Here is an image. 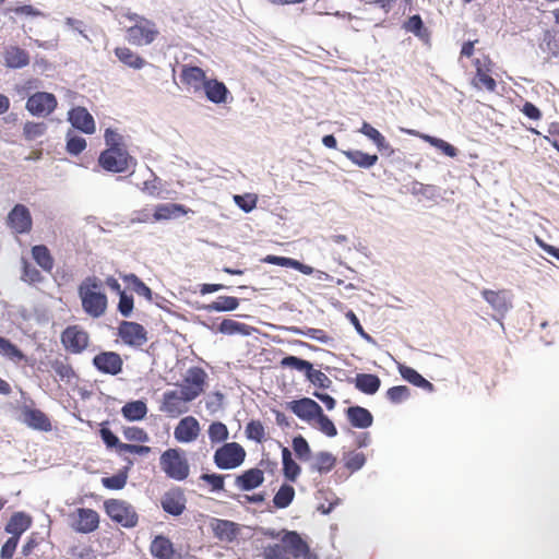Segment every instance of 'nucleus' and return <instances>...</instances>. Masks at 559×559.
<instances>
[{"label":"nucleus","instance_id":"1","mask_svg":"<svg viewBox=\"0 0 559 559\" xmlns=\"http://www.w3.org/2000/svg\"><path fill=\"white\" fill-rule=\"evenodd\" d=\"M310 548L306 534L284 528L282 543L269 544L263 548V559H299Z\"/></svg>","mask_w":559,"mask_h":559},{"label":"nucleus","instance_id":"2","mask_svg":"<svg viewBox=\"0 0 559 559\" xmlns=\"http://www.w3.org/2000/svg\"><path fill=\"white\" fill-rule=\"evenodd\" d=\"M103 282L95 275L86 276L78 286V295L84 312L92 318L102 317L108 306Z\"/></svg>","mask_w":559,"mask_h":559},{"label":"nucleus","instance_id":"3","mask_svg":"<svg viewBox=\"0 0 559 559\" xmlns=\"http://www.w3.org/2000/svg\"><path fill=\"white\" fill-rule=\"evenodd\" d=\"M281 368L302 372L306 380L319 390H332V380L321 370L314 369L313 364L295 355H285L280 360Z\"/></svg>","mask_w":559,"mask_h":559},{"label":"nucleus","instance_id":"4","mask_svg":"<svg viewBox=\"0 0 559 559\" xmlns=\"http://www.w3.org/2000/svg\"><path fill=\"white\" fill-rule=\"evenodd\" d=\"M159 466L166 477L176 481L186 480L190 474V464L181 448H170L162 452Z\"/></svg>","mask_w":559,"mask_h":559},{"label":"nucleus","instance_id":"5","mask_svg":"<svg viewBox=\"0 0 559 559\" xmlns=\"http://www.w3.org/2000/svg\"><path fill=\"white\" fill-rule=\"evenodd\" d=\"M103 508L106 515L123 528H134L139 524V514L127 500L109 498L104 501Z\"/></svg>","mask_w":559,"mask_h":559},{"label":"nucleus","instance_id":"6","mask_svg":"<svg viewBox=\"0 0 559 559\" xmlns=\"http://www.w3.org/2000/svg\"><path fill=\"white\" fill-rule=\"evenodd\" d=\"M98 166L110 174H124L136 165L127 148H104L97 158Z\"/></svg>","mask_w":559,"mask_h":559},{"label":"nucleus","instance_id":"7","mask_svg":"<svg viewBox=\"0 0 559 559\" xmlns=\"http://www.w3.org/2000/svg\"><path fill=\"white\" fill-rule=\"evenodd\" d=\"M207 380L209 376L202 367L191 366L187 370L182 382L175 384L182 393L183 404L191 403L204 393Z\"/></svg>","mask_w":559,"mask_h":559},{"label":"nucleus","instance_id":"8","mask_svg":"<svg viewBox=\"0 0 559 559\" xmlns=\"http://www.w3.org/2000/svg\"><path fill=\"white\" fill-rule=\"evenodd\" d=\"M246 456V450L240 443L225 442L215 450L213 463L221 471H230L240 467Z\"/></svg>","mask_w":559,"mask_h":559},{"label":"nucleus","instance_id":"9","mask_svg":"<svg viewBox=\"0 0 559 559\" xmlns=\"http://www.w3.org/2000/svg\"><path fill=\"white\" fill-rule=\"evenodd\" d=\"M58 107L57 96L51 92L37 91L29 94L25 102V109L36 118H47Z\"/></svg>","mask_w":559,"mask_h":559},{"label":"nucleus","instance_id":"10","mask_svg":"<svg viewBox=\"0 0 559 559\" xmlns=\"http://www.w3.org/2000/svg\"><path fill=\"white\" fill-rule=\"evenodd\" d=\"M116 335L129 347L139 348L147 340L146 329L139 322L122 320L119 322Z\"/></svg>","mask_w":559,"mask_h":559},{"label":"nucleus","instance_id":"11","mask_svg":"<svg viewBox=\"0 0 559 559\" xmlns=\"http://www.w3.org/2000/svg\"><path fill=\"white\" fill-rule=\"evenodd\" d=\"M158 34L155 23L145 17H139L138 23L127 28L128 41L136 46L152 44Z\"/></svg>","mask_w":559,"mask_h":559},{"label":"nucleus","instance_id":"12","mask_svg":"<svg viewBox=\"0 0 559 559\" xmlns=\"http://www.w3.org/2000/svg\"><path fill=\"white\" fill-rule=\"evenodd\" d=\"M159 506L167 515L181 516L187 509L185 490L179 486L171 487L162 495Z\"/></svg>","mask_w":559,"mask_h":559},{"label":"nucleus","instance_id":"13","mask_svg":"<svg viewBox=\"0 0 559 559\" xmlns=\"http://www.w3.org/2000/svg\"><path fill=\"white\" fill-rule=\"evenodd\" d=\"M60 341L66 350L71 354L83 353L90 344V336L79 325H68L60 335Z\"/></svg>","mask_w":559,"mask_h":559},{"label":"nucleus","instance_id":"14","mask_svg":"<svg viewBox=\"0 0 559 559\" xmlns=\"http://www.w3.org/2000/svg\"><path fill=\"white\" fill-rule=\"evenodd\" d=\"M285 408L305 423L314 420L323 409L317 401L308 396L285 402Z\"/></svg>","mask_w":559,"mask_h":559},{"label":"nucleus","instance_id":"15","mask_svg":"<svg viewBox=\"0 0 559 559\" xmlns=\"http://www.w3.org/2000/svg\"><path fill=\"white\" fill-rule=\"evenodd\" d=\"M92 366L102 374L118 376L123 371V359L114 350H100L92 358Z\"/></svg>","mask_w":559,"mask_h":559},{"label":"nucleus","instance_id":"16","mask_svg":"<svg viewBox=\"0 0 559 559\" xmlns=\"http://www.w3.org/2000/svg\"><path fill=\"white\" fill-rule=\"evenodd\" d=\"M209 79L210 76L202 68L192 63H185L180 68L179 80L181 84L192 90L195 95L201 94Z\"/></svg>","mask_w":559,"mask_h":559},{"label":"nucleus","instance_id":"17","mask_svg":"<svg viewBox=\"0 0 559 559\" xmlns=\"http://www.w3.org/2000/svg\"><path fill=\"white\" fill-rule=\"evenodd\" d=\"M7 223L16 234H28L33 227L29 209L25 204L16 203L8 213Z\"/></svg>","mask_w":559,"mask_h":559},{"label":"nucleus","instance_id":"18","mask_svg":"<svg viewBox=\"0 0 559 559\" xmlns=\"http://www.w3.org/2000/svg\"><path fill=\"white\" fill-rule=\"evenodd\" d=\"M19 419L28 428L37 431L48 432L52 428L48 415L33 405L24 404L21 407V415Z\"/></svg>","mask_w":559,"mask_h":559},{"label":"nucleus","instance_id":"19","mask_svg":"<svg viewBox=\"0 0 559 559\" xmlns=\"http://www.w3.org/2000/svg\"><path fill=\"white\" fill-rule=\"evenodd\" d=\"M67 120L72 126V130H76L84 134H94L96 131L95 119L84 106H74L68 111Z\"/></svg>","mask_w":559,"mask_h":559},{"label":"nucleus","instance_id":"20","mask_svg":"<svg viewBox=\"0 0 559 559\" xmlns=\"http://www.w3.org/2000/svg\"><path fill=\"white\" fill-rule=\"evenodd\" d=\"M71 528L80 534H90L99 527V514L91 508H78Z\"/></svg>","mask_w":559,"mask_h":559},{"label":"nucleus","instance_id":"21","mask_svg":"<svg viewBox=\"0 0 559 559\" xmlns=\"http://www.w3.org/2000/svg\"><path fill=\"white\" fill-rule=\"evenodd\" d=\"M203 87L201 94L205 96L207 102L214 105H226L233 100L230 91L226 84L217 78H210Z\"/></svg>","mask_w":559,"mask_h":559},{"label":"nucleus","instance_id":"22","mask_svg":"<svg viewBox=\"0 0 559 559\" xmlns=\"http://www.w3.org/2000/svg\"><path fill=\"white\" fill-rule=\"evenodd\" d=\"M210 527L214 537L225 543H234L240 533V525L237 522L225 519L212 518Z\"/></svg>","mask_w":559,"mask_h":559},{"label":"nucleus","instance_id":"23","mask_svg":"<svg viewBox=\"0 0 559 559\" xmlns=\"http://www.w3.org/2000/svg\"><path fill=\"white\" fill-rule=\"evenodd\" d=\"M193 214V210L181 203L167 202L155 205L152 214L154 222L176 219L182 216Z\"/></svg>","mask_w":559,"mask_h":559},{"label":"nucleus","instance_id":"24","mask_svg":"<svg viewBox=\"0 0 559 559\" xmlns=\"http://www.w3.org/2000/svg\"><path fill=\"white\" fill-rule=\"evenodd\" d=\"M200 431L198 419L193 416H186L175 427L174 437L179 443H190L197 440Z\"/></svg>","mask_w":559,"mask_h":559},{"label":"nucleus","instance_id":"25","mask_svg":"<svg viewBox=\"0 0 559 559\" xmlns=\"http://www.w3.org/2000/svg\"><path fill=\"white\" fill-rule=\"evenodd\" d=\"M230 477L229 474H219L215 472H203L199 479L210 486V491L213 493H224L226 498L242 503L241 496L230 492L225 488V479Z\"/></svg>","mask_w":559,"mask_h":559},{"label":"nucleus","instance_id":"26","mask_svg":"<svg viewBox=\"0 0 559 559\" xmlns=\"http://www.w3.org/2000/svg\"><path fill=\"white\" fill-rule=\"evenodd\" d=\"M344 415L353 428L368 429L373 425L374 418L372 413L360 405H350L344 409Z\"/></svg>","mask_w":559,"mask_h":559},{"label":"nucleus","instance_id":"27","mask_svg":"<svg viewBox=\"0 0 559 559\" xmlns=\"http://www.w3.org/2000/svg\"><path fill=\"white\" fill-rule=\"evenodd\" d=\"M264 483V471L251 467L235 476V486L241 491H252Z\"/></svg>","mask_w":559,"mask_h":559},{"label":"nucleus","instance_id":"28","mask_svg":"<svg viewBox=\"0 0 559 559\" xmlns=\"http://www.w3.org/2000/svg\"><path fill=\"white\" fill-rule=\"evenodd\" d=\"M33 518L25 511H15L4 525V532L12 537L21 539V536L31 528Z\"/></svg>","mask_w":559,"mask_h":559},{"label":"nucleus","instance_id":"29","mask_svg":"<svg viewBox=\"0 0 559 559\" xmlns=\"http://www.w3.org/2000/svg\"><path fill=\"white\" fill-rule=\"evenodd\" d=\"M346 381L366 395H374L381 386V379L376 373L359 372L354 378L348 377Z\"/></svg>","mask_w":559,"mask_h":559},{"label":"nucleus","instance_id":"30","mask_svg":"<svg viewBox=\"0 0 559 559\" xmlns=\"http://www.w3.org/2000/svg\"><path fill=\"white\" fill-rule=\"evenodd\" d=\"M183 403L181 391L168 390L164 392L159 411L167 413L171 417H177L188 412V407L182 406Z\"/></svg>","mask_w":559,"mask_h":559},{"label":"nucleus","instance_id":"31","mask_svg":"<svg viewBox=\"0 0 559 559\" xmlns=\"http://www.w3.org/2000/svg\"><path fill=\"white\" fill-rule=\"evenodd\" d=\"M150 552L155 559H174L176 555L174 543L163 533L153 537L150 545Z\"/></svg>","mask_w":559,"mask_h":559},{"label":"nucleus","instance_id":"32","mask_svg":"<svg viewBox=\"0 0 559 559\" xmlns=\"http://www.w3.org/2000/svg\"><path fill=\"white\" fill-rule=\"evenodd\" d=\"M216 332L224 335L251 336L253 333H259L260 331L252 325L229 318H223L216 328Z\"/></svg>","mask_w":559,"mask_h":559},{"label":"nucleus","instance_id":"33","mask_svg":"<svg viewBox=\"0 0 559 559\" xmlns=\"http://www.w3.org/2000/svg\"><path fill=\"white\" fill-rule=\"evenodd\" d=\"M397 370L401 377L412 385L423 389L424 391L429 393L435 392V384L428 381L415 368L407 366L405 364H399Z\"/></svg>","mask_w":559,"mask_h":559},{"label":"nucleus","instance_id":"34","mask_svg":"<svg viewBox=\"0 0 559 559\" xmlns=\"http://www.w3.org/2000/svg\"><path fill=\"white\" fill-rule=\"evenodd\" d=\"M282 456V472L287 483H295L301 474V466L294 460L292 451L278 442Z\"/></svg>","mask_w":559,"mask_h":559},{"label":"nucleus","instance_id":"35","mask_svg":"<svg viewBox=\"0 0 559 559\" xmlns=\"http://www.w3.org/2000/svg\"><path fill=\"white\" fill-rule=\"evenodd\" d=\"M285 330L292 334L305 336L331 347H334L335 345L334 337L330 336L322 329L293 325L286 326Z\"/></svg>","mask_w":559,"mask_h":559},{"label":"nucleus","instance_id":"36","mask_svg":"<svg viewBox=\"0 0 559 559\" xmlns=\"http://www.w3.org/2000/svg\"><path fill=\"white\" fill-rule=\"evenodd\" d=\"M402 28L406 33H412L425 44L430 41L431 32L426 26L421 15L418 13L408 16L407 20L403 22Z\"/></svg>","mask_w":559,"mask_h":559},{"label":"nucleus","instance_id":"37","mask_svg":"<svg viewBox=\"0 0 559 559\" xmlns=\"http://www.w3.org/2000/svg\"><path fill=\"white\" fill-rule=\"evenodd\" d=\"M240 305V299L235 296H218L210 304H202L195 307L197 310L206 312H231Z\"/></svg>","mask_w":559,"mask_h":559},{"label":"nucleus","instance_id":"38","mask_svg":"<svg viewBox=\"0 0 559 559\" xmlns=\"http://www.w3.org/2000/svg\"><path fill=\"white\" fill-rule=\"evenodd\" d=\"M3 60L7 68L17 70L29 64V53L20 46H9L3 52Z\"/></svg>","mask_w":559,"mask_h":559},{"label":"nucleus","instance_id":"39","mask_svg":"<svg viewBox=\"0 0 559 559\" xmlns=\"http://www.w3.org/2000/svg\"><path fill=\"white\" fill-rule=\"evenodd\" d=\"M147 412L148 408L144 399L130 400L124 403L120 411L122 417L129 423L143 420Z\"/></svg>","mask_w":559,"mask_h":559},{"label":"nucleus","instance_id":"40","mask_svg":"<svg viewBox=\"0 0 559 559\" xmlns=\"http://www.w3.org/2000/svg\"><path fill=\"white\" fill-rule=\"evenodd\" d=\"M480 294L484 300L501 316H504L512 308L504 290L496 292L491 289H483Z\"/></svg>","mask_w":559,"mask_h":559},{"label":"nucleus","instance_id":"41","mask_svg":"<svg viewBox=\"0 0 559 559\" xmlns=\"http://www.w3.org/2000/svg\"><path fill=\"white\" fill-rule=\"evenodd\" d=\"M348 160L355 166L362 169L372 168L379 160L377 154H370L361 150L347 148L341 151Z\"/></svg>","mask_w":559,"mask_h":559},{"label":"nucleus","instance_id":"42","mask_svg":"<svg viewBox=\"0 0 559 559\" xmlns=\"http://www.w3.org/2000/svg\"><path fill=\"white\" fill-rule=\"evenodd\" d=\"M336 456L329 451H320L314 455V461L309 465L311 473L325 475L330 473L336 465Z\"/></svg>","mask_w":559,"mask_h":559},{"label":"nucleus","instance_id":"43","mask_svg":"<svg viewBox=\"0 0 559 559\" xmlns=\"http://www.w3.org/2000/svg\"><path fill=\"white\" fill-rule=\"evenodd\" d=\"M110 421L104 420L99 424L98 435L107 450H116L118 454L123 452V445L119 437L110 429Z\"/></svg>","mask_w":559,"mask_h":559},{"label":"nucleus","instance_id":"44","mask_svg":"<svg viewBox=\"0 0 559 559\" xmlns=\"http://www.w3.org/2000/svg\"><path fill=\"white\" fill-rule=\"evenodd\" d=\"M114 52L121 63L134 70H141L147 63L142 56L128 47H117Z\"/></svg>","mask_w":559,"mask_h":559},{"label":"nucleus","instance_id":"45","mask_svg":"<svg viewBox=\"0 0 559 559\" xmlns=\"http://www.w3.org/2000/svg\"><path fill=\"white\" fill-rule=\"evenodd\" d=\"M0 355L10 360L17 362L24 361L32 366L27 355H25L24 352L10 338L2 335H0Z\"/></svg>","mask_w":559,"mask_h":559},{"label":"nucleus","instance_id":"46","mask_svg":"<svg viewBox=\"0 0 559 559\" xmlns=\"http://www.w3.org/2000/svg\"><path fill=\"white\" fill-rule=\"evenodd\" d=\"M32 258L35 263L44 271L51 272L55 259L46 245H35L31 249Z\"/></svg>","mask_w":559,"mask_h":559},{"label":"nucleus","instance_id":"47","mask_svg":"<svg viewBox=\"0 0 559 559\" xmlns=\"http://www.w3.org/2000/svg\"><path fill=\"white\" fill-rule=\"evenodd\" d=\"M421 140L430 144L432 147L438 150L442 155L447 157L455 158L460 153V150L456 146L439 136L425 134L424 136H421Z\"/></svg>","mask_w":559,"mask_h":559},{"label":"nucleus","instance_id":"48","mask_svg":"<svg viewBox=\"0 0 559 559\" xmlns=\"http://www.w3.org/2000/svg\"><path fill=\"white\" fill-rule=\"evenodd\" d=\"M295 488L287 481L283 483L273 497V506L276 509L288 508L295 499Z\"/></svg>","mask_w":559,"mask_h":559},{"label":"nucleus","instance_id":"49","mask_svg":"<svg viewBox=\"0 0 559 559\" xmlns=\"http://www.w3.org/2000/svg\"><path fill=\"white\" fill-rule=\"evenodd\" d=\"M48 124L45 121L27 120L23 124L22 135L26 142H33L47 133Z\"/></svg>","mask_w":559,"mask_h":559},{"label":"nucleus","instance_id":"50","mask_svg":"<svg viewBox=\"0 0 559 559\" xmlns=\"http://www.w3.org/2000/svg\"><path fill=\"white\" fill-rule=\"evenodd\" d=\"M45 277L40 271L33 265L28 260L22 258L21 261V281L28 285H36L43 283Z\"/></svg>","mask_w":559,"mask_h":559},{"label":"nucleus","instance_id":"51","mask_svg":"<svg viewBox=\"0 0 559 559\" xmlns=\"http://www.w3.org/2000/svg\"><path fill=\"white\" fill-rule=\"evenodd\" d=\"M87 142L85 138L76 134L72 129L66 134V152L71 156H79L85 151Z\"/></svg>","mask_w":559,"mask_h":559},{"label":"nucleus","instance_id":"52","mask_svg":"<svg viewBox=\"0 0 559 559\" xmlns=\"http://www.w3.org/2000/svg\"><path fill=\"white\" fill-rule=\"evenodd\" d=\"M292 448L295 456L301 462H308L312 457L309 442L302 435H296L292 439Z\"/></svg>","mask_w":559,"mask_h":559},{"label":"nucleus","instance_id":"53","mask_svg":"<svg viewBox=\"0 0 559 559\" xmlns=\"http://www.w3.org/2000/svg\"><path fill=\"white\" fill-rule=\"evenodd\" d=\"M440 190L441 189L438 186L426 185L417 180L412 182V187L409 189L413 195H421L429 201H436L438 198H440Z\"/></svg>","mask_w":559,"mask_h":559},{"label":"nucleus","instance_id":"54","mask_svg":"<svg viewBox=\"0 0 559 559\" xmlns=\"http://www.w3.org/2000/svg\"><path fill=\"white\" fill-rule=\"evenodd\" d=\"M207 435L212 444H224L229 438V430L223 421L216 420L210 424Z\"/></svg>","mask_w":559,"mask_h":559},{"label":"nucleus","instance_id":"55","mask_svg":"<svg viewBox=\"0 0 559 559\" xmlns=\"http://www.w3.org/2000/svg\"><path fill=\"white\" fill-rule=\"evenodd\" d=\"M344 466L352 473L360 471L367 463V456L362 452L348 451L343 455Z\"/></svg>","mask_w":559,"mask_h":559},{"label":"nucleus","instance_id":"56","mask_svg":"<svg viewBox=\"0 0 559 559\" xmlns=\"http://www.w3.org/2000/svg\"><path fill=\"white\" fill-rule=\"evenodd\" d=\"M102 485L108 490H121L128 483L126 469H118L115 474L102 478Z\"/></svg>","mask_w":559,"mask_h":559},{"label":"nucleus","instance_id":"57","mask_svg":"<svg viewBox=\"0 0 559 559\" xmlns=\"http://www.w3.org/2000/svg\"><path fill=\"white\" fill-rule=\"evenodd\" d=\"M48 364L61 381H66L69 383L72 379L78 378V373L69 364H64L59 359L49 360Z\"/></svg>","mask_w":559,"mask_h":559},{"label":"nucleus","instance_id":"58","mask_svg":"<svg viewBox=\"0 0 559 559\" xmlns=\"http://www.w3.org/2000/svg\"><path fill=\"white\" fill-rule=\"evenodd\" d=\"M247 439L257 443H262L265 440V429L261 420L251 419L247 423L245 428Z\"/></svg>","mask_w":559,"mask_h":559},{"label":"nucleus","instance_id":"59","mask_svg":"<svg viewBox=\"0 0 559 559\" xmlns=\"http://www.w3.org/2000/svg\"><path fill=\"white\" fill-rule=\"evenodd\" d=\"M385 397L392 404H401L411 397V389L407 385H393L385 392Z\"/></svg>","mask_w":559,"mask_h":559},{"label":"nucleus","instance_id":"60","mask_svg":"<svg viewBox=\"0 0 559 559\" xmlns=\"http://www.w3.org/2000/svg\"><path fill=\"white\" fill-rule=\"evenodd\" d=\"M235 204L243 212L250 213L257 207L258 195L254 193H241L234 194L233 197Z\"/></svg>","mask_w":559,"mask_h":559},{"label":"nucleus","instance_id":"61","mask_svg":"<svg viewBox=\"0 0 559 559\" xmlns=\"http://www.w3.org/2000/svg\"><path fill=\"white\" fill-rule=\"evenodd\" d=\"M119 301L117 305V311L123 317V318H130L134 310V297L132 294L128 293L127 290L118 296Z\"/></svg>","mask_w":559,"mask_h":559},{"label":"nucleus","instance_id":"62","mask_svg":"<svg viewBox=\"0 0 559 559\" xmlns=\"http://www.w3.org/2000/svg\"><path fill=\"white\" fill-rule=\"evenodd\" d=\"M358 132L370 140L376 147L386 140L385 136L368 121H362Z\"/></svg>","mask_w":559,"mask_h":559},{"label":"nucleus","instance_id":"63","mask_svg":"<svg viewBox=\"0 0 559 559\" xmlns=\"http://www.w3.org/2000/svg\"><path fill=\"white\" fill-rule=\"evenodd\" d=\"M122 433L128 441H135L140 443L150 441V436L146 430L138 426H126L122 429Z\"/></svg>","mask_w":559,"mask_h":559},{"label":"nucleus","instance_id":"64","mask_svg":"<svg viewBox=\"0 0 559 559\" xmlns=\"http://www.w3.org/2000/svg\"><path fill=\"white\" fill-rule=\"evenodd\" d=\"M314 420H317L319 430L328 438H334L337 436V428L334 421L324 413L320 414Z\"/></svg>","mask_w":559,"mask_h":559}]
</instances>
